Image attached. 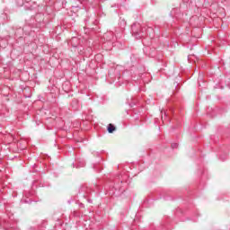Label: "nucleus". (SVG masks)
<instances>
[{
  "instance_id": "f257e3e1",
  "label": "nucleus",
  "mask_w": 230,
  "mask_h": 230,
  "mask_svg": "<svg viewBox=\"0 0 230 230\" xmlns=\"http://www.w3.org/2000/svg\"><path fill=\"white\" fill-rule=\"evenodd\" d=\"M114 130H116V127H114V125H112V124H109V126H108V132L110 134H112V132H114Z\"/></svg>"
}]
</instances>
